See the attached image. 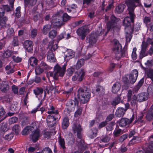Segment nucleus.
<instances>
[{
	"mask_svg": "<svg viewBox=\"0 0 153 153\" xmlns=\"http://www.w3.org/2000/svg\"><path fill=\"white\" fill-rule=\"evenodd\" d=\"M134 115H132V117L130 119L126 118H122L120 121L119 125L121 127H125L127 125L131 124L134 120Z\"/></svg>",
	"mask_w": 153,
	"mask_h": 153,
	"instance_id": "nucleus-11",
	"label": "nucleus"
},
{
	"mask_svg": "<svg viewBox=\"0 0 153 153\" xmlns=\"http://www.w3.org/2000/svg\"><path fill=\"white\" fill-rule=\"evenodd\" d=\"M72 129L74 134L77 132H82L83 130L81 125L77 121L74 123L72 127Z\"/></svg>",
	"mask_w": 153,
	"mask_h": 153,
	"instance_id": "nucleus-17",
	"label": "nucleus"
},
{
	"mask_svg": "<svg viewBox=\"0 0 153 153\" xmlns=\"http://www.w3.org/2000/svg\"><path fill=\"white\" fill-rule=\"evenodd\" d=\"M39 153H53L51 149L49 147H45L43 148Z\"/></svg>",
	"mask_w": 153,
	"mask_h": 153,
	"instance_id": "nucleus-48",
	"label": "nucleus"
},
{
	"mask_svg": "<svg viewBox=\"0 0 153 153\" xmlns=\"http://www.w3.org/2000/svg\"><path fill=\"white\" fill-rule=\"evenodd\" d=\"M57 34V32L55 30H52L49 33V36L51 39H53L56 36Z\"/></svg>",
	"mask_w": 153,
	"mask_h": 153,
	"instance_id": "nucleus-43",
	"label": "nucleus"
},
{
	"mask_svg": "<svg viewBox=\"0 0 153 153\" xmlns=\"http://www.w3.org/2000/svg\"><path fill=\"white\" fill-rule=\"evenodd\" d=\"M138 71L136 69L133 70L129 75V81L130 83L133 84L136 81L138 76Z\"/></svg>",
	"mask_w": 153,
	"mask_h": 153,
	"instance_id": "nucleus-14",
	"label": "nucleus"
},
{
	"mask_svg": "<svg viewBox=\"0 0 153 153\" xmlns=\"http://www.w3.org/2000/svg\"><path fill=\"white\" fill-rule=\"evenodd\" d=\"M36 123H33L32 126H27L22 130V134L23 135L27 134L30 131H32L30 135V138L34 142H36L38 139V127Z\"/></svg>",
	"mask_w": 153,
	"mask_h": 153,
	"instance_id": "nucleus-2",
	"label": "nucleus"
},
{
	"mask_svg": "<svg viewBox=\"0 0 153 153\" xmlns=\"http://www.w3.org/2000/svg\"><path fill=\"white\" fill-rule=\"evenodd\" d=\"M82 108L81 106L78 107L77 110L75 112L74 116L75 117H77L80 116L82 114Z\"/></svg>",
	"mask_w": 153,
	"mask_h": 153,
	"instance_id": "nucleus-38",
	"label": "nucleus"
},
{
	"mask_svg": "<svg viewBox=\"0 0 153 153\" xmlns=\"http://www.w3.org/2000/svg\"><path fill=\"white\" fill-rule=\"evenodd\" d=\"M75 101L73 100H69L66 103L67 109L69 112H71L74 110L76 104L77 106H78L79 102L76 100V98H75Z\"/></svg>",
	"mask_w": 153,
	"mask_h": 153,
	"instance_id": "nucleus-8",
	"label": "nucleus"
},
{
	"mask_svg": "<svg viewBox=\"0 0 153 153\" xmlns=\"http://www.w3.org/2000/svg\"><path fill=\"white\" fill-rule=\"evenodd\" d=\"M146 51V50L141 49V51L140 53V55L139 56L140 59H142L143 57L147 56L148 55V53Z\"/></svg>",
	"mask_w": 153,
	"mask_h": 153,
	"instance_id": "nucleus-51",
	"label": "nucleus"
},
{
	"mask_svg": "<svg viewBox=\"0 0 153 153\" xmlns=\"http://www.w3.org/2000/svg\"><path fill=\"white\" fill-rule=\"evenodd\" d=\"M97 36L94 33H91L87 37L86 42L89 44V45H93L97 41Z\"/></svg>",
	"mask_w": 153,
	"mask_h": 153,
	"instance_id": "nucleus-12",
	"label": "nucleus"
},
{
	"mask_svg": "<svg viewBox=\"0 0 153 153\" xmlns=\"http://www.w3.org/2000/svg\"><path fill=\"white\" fill-rule=\"evenodd\" d=\"M15 53V52L12 51L10 50H7L5 51L3 53L2 56L3 57L7 58L11 56Z\"/></svg>",
	"mask_w": 153,
	"mask_h": 153,
	"instance_id": "nucleus-34",
	"label": "nucleus"
},
{
	"mask_svg": "<svg viewBox=\"0 0 153 153\" xmlns=\"http://www.w3.org/2000/svg\"><path fill=\"white\" fill-rule=\"evenodd\" d=\"M127 101L130 102L131 105L132 106H135L137 103V102H138L135 94H134L132 97L130 98V100H128Z\"/></svg>",
	"mask_w": 153,
	"mask_h": 153,
	"instance_id": "nucleus-32",
	"label": "nucleus"
},
{
	"mask_svg": "<svg viewBox=\"0 0 153 153\" xmlns=\"http://www.w3.org/2000/svg\"><path fill=\"white\" fill-rule=\"evenodd\" d=\"M47 113L49 115L46 119L47 125L49 127H51L55 126L56 121L59 120L60 116L59 114V112L57 110H55V108L53 106H50L48 108Z\"/></svg>",
	"mask_w": 153,
	"mask_h": 153,
	"instance_id": "nucleus-1",
	"label": "nucleus"
},
{
	"mask_svg": "<svg viewBox=\"0 0 153 153\" xmlns=\"http://www.w3.org/2000/svg\"><path fill=\"white\" fill-rule=\"evenodd\" d=\"M98 130L96 128H93L91 129L88 132V136L91 139L97 136Z\"/></svg>",
	"mask_w": 153,
	"mask_h": 153,
	"instance_id": "nucleus-24",
	"label": "nucleus"
},
{
	"mask_svg": "<svg viewBox=\"0 0 153 153\" xmlns=\"http://www.w3.org/2000/svg\"><path fill=\"white\" fill-rule=\"evenodd\" d=\"M128 134H125L121 136L119 139L120 142H123L125 140H126L128 137Z\"/></svg>",
	"mask_w": 153,
	"mask_h": 153,
	"instance_id": "nucleus-62",
	"label": "nucleus"
},
{
	"mask_svg": "<svg viewBox=\"0 0 153 153\" xmlns=\"http://www.w3.org/2000/svg\"><path fill=\"white\" fill-rule=\"evenodd\" d=\"M126 7V6L124 4H119L115 8V12L118 14L122 13Z\"/></svg>",
	"mask_w": 153,
	"mask_h": 153,
	"instance_id": "nucleus-25",
	"label": "nucleus"
},
{
	"mask_svg": "<svg viewBox=\"0 0 153 153\" xmlns=\"http://www.w3.org/2000/svg\"><path fill=\"white\" fill-rule=\"evenodd\" d=\"M96 91L98 92V93H100L101 94L103 93L105 91L103 86L101 85H97L96 87Z\"/></svg>",
	"mask_w": 153,
	"mask_h": 153,
	"instance_id": "nucleus-46",
	"label": "nucleus"
},
{
	"mask_svg": "<svg viewBox=\"0 0 153 153\" xmlns=\"http://www.w3.org/2000/svg\"><path fill=\"white\" fill-rule=\"evenodd\" d=\"M125 4L131 13H133V10L137 6L141 4L140 0H127L125 1Z\"/></svg>",
	"mask_w": 153,
	"mask_h": 153,
	"instance_id": "nucleus-5",
	"label": "nucleus"
},
{
	"mask_svg": "<svg viewBox=\"0 0 153 153\" xmlns=\"http://www.w3.org/2000/svg\"><path fill=\"white\" fill-rule=\"evenodd\" d=\"M126 111L124 108L119 107L116 111L115 115L117 117H120L123 116Z\"/></svg>",
	"mask_w": 153,
	"mask_h": 153,
	"instance_id": "nucleus-23",
	"label": "nucleus"
},
{
	"mask_svg": "<svg viewBox=\"0 0 153 153\" xmlns=\"http://www.w3.org/2000/svg\"><path fill=\"white\" fill-rule=\"evenodd\" d=\"M146 119L149 121L153 120V104L149 109L146 117Z\"/></svg>",
	"mask_w": 153,
	"mask_h": 153,
	"instance_id": "nucleus-19",
	"label": "nucleus"
},
{
	"mask_svg": "<svg viewBox=\"0 0 153 153\" xmlns=\"http://www.w3.org/2000/svg\"><path fill=\"white\" fill-rule=\"evenodd\" d=\"M58 142L60 146V148L62 149L63 151H65L66 148L65 146V143L64 138L62 137L61 134L59 135L58 139Z\"/></svg>",
	"mask_w": 153,
	"mask_h": 153,
	"instance_id": "nucleus-20",
	"label": "nucleus"
},
{
	"mask_svg": "<svg viewBox=\"0 0 153 153\" xmlns=\"http://www.w3.org/2000/svg\"><path fill=\"white\" fill-rule=\"evenodd\" d=\"M121 85L119 82H117L114 84L112 87L111 91L113 93H117L120 89Z\"/></svg>",
	"mask_w": 153,
	"mask_h": 153,
	"instance_id": "nucleus-22",
	"label": "nucleus"
},
{
	"mask_svg": "<svg viewBox=\"0 0 153 153\" xmlns=\"http://www.w3.org/2000/svg\"><path fill=\"white\" fill-rule=\"evenodd\" d=\"M137 48H134L133 50L131 56L133 60H135L137 59V55L136 53Z\"/></svg>",
	"mask_w": 153,
	"mask_h": 153,
	"instance_id": "nucleus-52",
	"label": "nucleus"
},
{
	"mask_svg": "<svg viewBox=\"0 0 153 153\" xmlns=\"http://www.w3.org/2000/svg\"><path fill=\"white\" fill-rule=\"evenodd\" d=\"M7 34V35L9 37L13 36L14 34V31L13 28H10L8 29Z\"/></svg>",
	"mask_w": 153,
	"mask_h": 153,
	"instance_id": "nucleus-57",
	"label": "nucleus"
},
{
	"mask_svg": "<svg viewBox=\"0 0 153 153\" xmlns=\"http://www.w3.org/2000/svg\"><path fill=\"white\" fill-rule=\"evenodd\" d=\"M28 62L30 63V65L35 67V74L37 75L38 74V60L37 59L34 57H31L28 60Z\"/></svg>",
	"mask_w": 153,
	"mask_h": 153,
	"instance_id": "nucleus-13",
	"label": "nucleus"
},
{
	"mask_svg": "<svg viewBox=\"0 0 153 153\" xmlns=\"http://www.w3.org/2000/svg\"><path fill=\"white\" fill-rule=\"evenodd\" d=\"M128 10L130 17L127 16L124 18L123 21V25L125 27L130 26L131 22L132 23L134 22V18L136 16L134 10H133V13H132V14L130 13L129 9H128Z\"/></svg>",
	"mask_w": 153,
	"mask_h": 153,
	"instance_id": "nucleus-7",
	"label": "nucleus"
},
{
	"mask_svg": "<svg viewBox=\"0 0 153 153\" xmlns=\"http://www.w3.org/2000/svg\"><path fill=\"white\" fill-rule=\"evenodd\" d=\"M123 49L121 45L118 42H116L115 43L114 47L113 50L114 53H116V52L120 51Z\"/></svg>",
	"mask_w": 153,
	"mask_h": 153,
	"instance_id": "nucleus-28",
	"label": "nucleus"
},
{
	"mask_svg": "<svg viewBox=\"0 0 153 153\" xmlns=\"http://www.w3.org/2000/svg\"><path fill=\"white\" fill-rule=\"evenodd\" d=\"M14 0H12V1H9L10 7L8 5H5L3 6V9L4 10L7 12H9L12 10L13 9Z\"/></svg>",
	"mask_w": 153,
	"mask_h": 153,
	"instance_id": "nucleus-27",
	"label": "nucleus"
},
{
	"mask_svg": "<svg viewBox=\"0 0 153 153\" xmlns=\"http://www.w3.org/2000/svg\"><path fill=\"white\" fill-rule=\"evenodd\" d=\"M126 32L128 31L129 33H133L134 28L132 26H129L125 27Z\"/></svg>",
	"mask_w": 153,
	"mask_h": 153,
	"instance_id": "nucleus-59",
	"label": "nucleus"
},
{
	"mask_svg": "<svg viewBox=\"0 0 153 153\" xmlns=\"http://www.w3.org/2000/svg\"><path fill=\"white\" fill-rule=\"evenodd\" d=\"M144 82V79H141L138 82V84L135 86L133 88V91L134 93H137L140 88L141 87Z\"/></svg>",
	"mask_w": 153,
	"mask_h": 153,
	"instance_id": "nucleus-29",
	"label": "nucleus"
},
{
	"mask_svg": "<svg viewBox=\"0 0 153 153\" xmlns=\"http://www.w3.org/2000/svg\"><path fill=\"white\" fill-rule=\"evenodd\" d=\"M136 97L138 101L139 102L146 100L148 98L147 93L144 92L140 93Z\"/></svg>",
	"mask_w": 153,
	"mask_h": 153,
	"instance_id": "nucleus-18",
	"label": "nucleus"
},
{
	"mask_svg": "<svg viewBox=\"0 0 153 153\" xmlns=\"http://www.w3.org/2000/svg\"><path fill=\"white\" fill-rule=\"evenodd\" d=\"M14 68V65H11V63H10L8 65H7L5 68L7 74H10L13 73L16 71Z\"/></svg>",
	"mask_w": 153,
	"mask_h": 153,
	"instance_id": "nucleus-21",
	"label": "nucleus"
},
{
	"mask_svg": "<svg viewBox=\"0 0 153 153\" xmlns=\"http://www.w3.org/2000/svg\"><path fill=\"white\" fill-rule=\"evenodd\" d=\"M122 133V130L120 129H116L113 133L114 136L115 137H117Z\"/></svg>",
	"mask_w": 153,
	"mask_h": 153,
	"instance_id": "nucleus-45",
	"label": "nucleus"
},
{
	"mask_svg": "<svg viewBox=\"0 0 153 153\" xmlns=\"http://www.w3.org/2000/svg\"><path fill=\"white\" fill-rule=\"evenodd\" d=\"M121 101V98L119 97H116L114 100L111 102V105L115 107L116 105L119 103Z\"/></svg>",
	"mask_w": 153,
	"mask_h": 153,
	"instance_id": "nucleus-37",
	"label": "nucleus"
},
{
	"mask_svg": "<svg viewBox=\"0 0 153 153\" xmlns=\"http://www.w3.org/2000/svg\"><path fill=\"white\" fill-rule=\"evenodd\" d=\"M18 120V118L17 117H14L10 118L9 120V123L10 124L14 123L16 122Z\"/></svg>",
	"mask_w": 153,
	"mask_h": 153,
	"instance_id": "nucleus-58",
	"label": "nucleus"
},
{
	"mask_svg": "<svg viewBox=\"0 0 153 153\" xmlns=\"http://www.w3.org/2000/svg\"><path fill=\"white\" fill-rule=\"evenodd\" d=\"M63 13V11L62 10H60L57 12L56 14V18L53 20L52 23L55 26H57L59 27H60L63 25L64 23L62 21V16Z\"/></svg>",
	"mask_w": 153,
	"mask_h": 153,
	"instance_id": "nucleus-6",
	"label": "nucleus"
},
{
	"mask_svg": "<svg viewBox=\"0 0 153 153\" xmlns=\"http://www.w3.org/2000/svg\"><path fill=\"white\" fill-rule=\"evenodd\" d=\"M47 59L50 62H54L56 60L54 55L52 51H49L47 55Z\"/></svg>",
	"mask_w": 153,
	"mask_h": 153,
	"instance_id": "nucleus-31",
	"label": "nucleus"
},
{
	"mask_svg": "<svg viewBox=\"0 0 153 153\" xmlns=\"http://www.w3.org/2000/svg\"><path fill=\"white\" fill-rule=\"evenodd\" d=\"M111 139V137L108 136L106 135L105 137H103L101 139V141L104 143H107Z\"/></svg>",
	"mask_w": 153,
	"mask_h": 153,
	"instance_id": "nucleus-56",
	"label": "nucleus"
},
{
	"mask_svg": "<svg viewBox=\"0 0 153 153\" xmlns=\"http://www.w3.org/2000/svg\"><path fill=\"white\" fill-rule=\"evenodd\" d=\"M5 84L3 85V86H2L1 89L3 92L6 93L9 89V86L7 83L4 82Z\"/></svg>",
	"mask_w": 153,
	"mask_h": 153,
	"instance_id": "nucleus-47",
	"label": "nucleus"
},
{
	"mask_svg": "<svg viewBox=\"0 0 153 153\" xmlns=\"http://www.w3.org/2000/svg\"><path fill=\"white\" fill-rule=\"evenodd\" d=\"M19 42L17 37H14L12 42V45L13 46H17L18 45Z\"/></svg>",
	"mask_w": 153,
	"mask_h": 153,
	"instance_id": "nucleus-55",
	"label": "nucleus"
},
{
	"mask_svg": "<svg viewBox=\"0 0 153 153\" xmlns=\"http://www.w3.org/2000/svg\"><path fill=\"white\" fill-rule=\"evenodd\" d=\"M115 122L111 121L108 123L106 127L107 131H111L113 129V127L115 125Z\"/></svg>",
	"mask_w": 153,
	"mask_h": 153,
	"instance_id": "nucleus-36",
	"label": "nucleus"
},
{
	"mask_svg": "<svg viewBox=\"0 0 153 153\" xmlns=\"http://www.w3.org/2000/svg\"><path fill=\"white\" fill-rule=\"evenodd\" d=\"M45 53L46 51L45 48L40 49V55H39V59L40 60H42L44 58Z\"/></svg>",
	"mask_w": 153,
	"mask_h": 153,
	"instance_id": "nucleus-39",
	"label": "nucleus"
},
{
	"mask_svg": "<svg viewBox=\"0 0 153 153\" xmlns=\"http://www.w3.org/2000/svg\"><path fill=\"white\" fill-rule=\"evenodd\" d=\"M78 96L80 102L83 104L87 102L91 97L90 91L87 86H83L78 90Z\"/></svg>",
	"mask_w": 153,
	"mask_h": 153,
	"instance_id": "nucleus-3",
	"label": "nucleus"
},
{
	"mask_svg": "<svg viewBox=\"0 0 153 153\" xmlns=\"http://www.w3.org/2000/svg\"><path fill=\"white\" fill-rule=\"evenodd\" d=\"M126 42H129L132 37V33H129L128 31L126 32Z\"/></svg>",
	"mask_w": 153,
	"mask_h": 153,
	"instance_id": "nucleus-53",
	"label": "nucleus"
},
{
	"mask_svg": "<svg viewBox=\"0 0 153 153\" xmlns=\"http://www.w3.org/2000/svg\"><path fill=\"white\" fill-rule=\"evenodd\" d=\"M31 36L33 38H34L36 36L37 33V30L36 29H33L31 31Z\"/></svg>",
	"mask_w": 153,
	"mask_h": 153,
	"instance_id": "nucleus-61",
	"label": "nucleus"
},
{
	"mask_svg": "<svg viewBox=\"0 0 153 153\" xmlns=\"http://www.w3.org/2000/svg\"><path fill=\"white\" fill-rule=\"evenodd\" d=\"M5 116V111L3 108L1 106H0V118L1 119L0 120H3L6 118Z\"/></svg>",
	"mask_w": 153,
	"mask_h": 153,
	"instance_id": "nucleus-40",
	"label": "nucleus"
},
{
	"mask_svg": "<svg viewBox=\"0 0 153 153\" xmlns=\"http://www.w3.org/2000/svg\"><path fill=\"white\" fill-rule=\"evenodd\" d=\"M69 119L68 117H65L62 123V129H65L67 128L69 125Z\"/></svg>",
	"mask_w": 153,
	"mask_h": 153,
	"instance_id": "nucleus-26",
	"label": "nucleus"
},
{
	"mask_svg": "<svg viewBox=\"0 0 153 153\" xmlns=\"http://www.w3.org/2000/svg\"><path fill=\"white\" fill-rule=\"evenodd\" d=\"M61 15L62 16V21L64 23V22H67L70 19V16L66 13L63 14V13L62 15Z\"/></svg>",
	"mask_w": 153,
	"mask_h": 153,
	"instance_id": "nucleus-49",
	"label": "nucleus"
},
{
	"mask_svg": "<svg viewBox=\"0 0 153 153\" xmlns=\"http://www.w3.org/2000/svg\"><path fill=\"white\" fill-rule=\"evenodd\" d=\"M51 28V26L49 25L44 26L42 29L43 33L45 34H47V32L50 30Z\"/></svg>",
	"mask_w": 153,
	"mask_h": 153,
	"instance_id": "nucleus-42",
	"label": "nucleus"
},
{
	"mask_svg": "<svg viewBox=\"0 0 153 153\" xmlns=\"http://www.w3.org/2000/svg\"><path fill=\"white\" fill-rule=\"evenodd\" d=\"M110 20L108 22L107 24V32L110 31L112 28H113L116 26L117 22L119 21V19L116 18L115 16L112 15L110 18Z\"/></svg>",
	"mask_w": 153,
	"mask_h": 153,
	"instance_id": "nucleus-9",
	"label": "nucleus"
},
{
	"mask_svg": "<svg viewBox=\"0 0 153 153\" xmlns=\"http://www.w3.org/2000/svg\"><path fill=\"white\" fill-rule=\"evenodd\" d=\"M20 127L19 125L18 124L15 125L12 128V130L16 134H18L20 131Z\"/></svg>",
	"mask_w": 153,
	"mask_h": 153,
	"instance_id": "nucleus-41",
	"label": "nucleus"
},
{
	"mask_svg": "<svg viewBox=\"0 0 153 153\" xmlns=\"http://www.w3.org/2000/svg\"><path fill=\"white\" fill-rule=\"evenodd\" d=\"M33 42L30 40L25 41L23 44L25 50L28 52H30L33 51Z\"/></svg>",
	"mask_w": 153,
	"mask_h": 153,
	"instance_id": "nucleus-15",
	"label": "nucleus"
},
{
	"mask_svg": "<svg viewBox=\"0 0 153 153\" xmlns=\"http://www.w3.org/2000/svg\"><path fill=\"white\" fill-rule=\"evenodd\" d=\"M146 74L148 77L151 79L152 83L153 84V69L150 68L147 70Z\"/></svg>",
	"mask_w": 153,
	"mask_h": 153,
	"instance_id": "nucleus-33",
	"label": "nucleus"
},
{
	"mask_svg": "<svg viewBox=\"0 0 153 153\" xmlns=\"http://www.w3.org/2000/svg\"><path fill=\"white\" fill-rule=\"evenodd\" d=\"M140 26L141 25L140 23H137L134 26H132V27H133L134 30L135 31H137L140 29Z\"/></svg>",
	"mask_w": 153,
	"mask_h": 153,
	"instance_id": "nucleus-63",
	"label": "nucleus"
},
{
	"mask_svg": "<svg viewBox=\"0 0 153 153\" xmlns=\"http://www.w3.org/2000/svg\"><path fill=\"white\" fill-rule=\"evenodd\" d=\"M66 65L64 64L62 67L59 65H57L54 67V79L56 80L58 79V77H62L65 72Z\"/></svg>",
	"mask_w": 153,
	"mask_h": 153,
	"instance_id": "nucleus-4",
	"label": "nucleus"
},
{
	"mask_svg": "<svg viewBox=\"0 0 153 153\" xmlns=\"http://www.w3.org/2000/svg\"><path fill=\"white\" fill-rule=\"evenodd\" d=\"M147 91L148 94H153V85H149L147 89Z\"/></svg>",
	"mask_w": 153,
	"mask_h": 153,
	"instance_id": "nucleus-64",
	"label": "nucleus"
},
{
	"mask_svg": "<svg viewBox=\"0 0 153 153\" xmlns=\"http://www.w3.org/2000/svg\"><path fill=\"white\" fill-rule=\"evenodd\" d=\"M126 81L125 80H123L124 85L123 86L124 87L125 89H127L130 86V83L129 80L127 79H126Z\"/></svg>",
	"mask_w": 153,
	"mask_h": 153,
	"instance_id": "nucleus-60",
	"label": "nucleus"
},
{
	"mask_svg": "<svg viewBox=\"0 0 153 153\" xmlns=\"http://www.w3.org/2000/svg\"><path fill=\"white\" fill-rule=\"evenodd\" d=\"M7 20V18L6 17H2L0 18V24L2 26H6V22Z\"/></svg>",
	"mask_w": 153,
	"mask_h": 153,
	"instance_id": "nucleus-50",
	"label": "nucleus"
},
{
	"mask_svg": "<svg viewBox=\"0 0 153 153\" xmlns=\"http://www.w3.org/2000/svg\"><path fill=\"white\" fill-rule=\"evenodd\" d=\"M84 60L83 59H81L78 60L76 65V69H79L84 65Z\"/></svg>",
	"mask_w": 153,
	"mask_h": 153,
	"instance_id": "nucleus-35",
	"label": "nucleus"
},
{
	"mask_svg": "<svg viewBox=\"0 0 153 153\" xmlns=\"http://www.w3.org/2000/svg\"><path fill=\"white\" fill-rule=\"evenodd\" d=\"M75 71V69L74 68L71 67L67 69V70L66 75L68 76H71Z\"/></svg>",
	"mask_w": 153,
	"mask_h": 153,
	"instance_id": "nucleus-44",
	"label": "nucleus"
},
{
	"mask_svg": "<svg viewBox=\"0 0 153 153\" xmlns=\"http://www.w3.org/2000/svg\"><path fill=\"white\" fill-rule=\"evenodd\" d=\"M89 31V29L83 27H81L77 30L76 33L78 35L80 36V39L84 40L86 37L87 33Z\"/></svg>",
	"mask_w": 153,
	"mask_h": 153,
	"instance_id": "nucleus-10",
	"label": "nucleus"
},
{
	"mask_svg": "<svg viewBox=\"0 0 153 153\" xmlns=\"http://www.w3.org/2000/svg\"><path fill=\"white\" fill-rule=\"evenodd\" d=\"M76 74L77 75V80L79 81H82L84 76L85 73L82 70H81L76 72Z\"/></svg>",
	"mask_w": 153,
	"mask_h": 153,
	"instance_id": "nucleus-30",
	"label": "nucleus"
},
{
	"mask_svg": "<svg viewBox=\"0 0 153 153\" xmlns=\"http://www.w3.org/2000/svg\"><path fill=\"white\" fill-rule=\"evenodd\" d=\"M115 54L114 57L117 60H119L122 57H124L127 54V49L123 48L120 51L116 52L114 53Z\"/></svg>",
	"mask_w": 153,
	"mask_h": 153,
	"instance_id": "nucleus-16",
	"label": "nucleus"
},
{
	"mask_svg": "<svg viewBox=\"0 0 153 153\" xmlns=\"http://www.w3.org/2000/svg\"><path fill=\"white\" fill-rule=\"evenodd\" d=\"M20 9L21 7H18L16 9L15 16L17 18H19L21 16Z\"/></svg>",
	"mask_w": 153,
	"mask_h": 153,
	"instance_id": "nucleus-54",
	"label": "nucleus"
}]
</instances>
